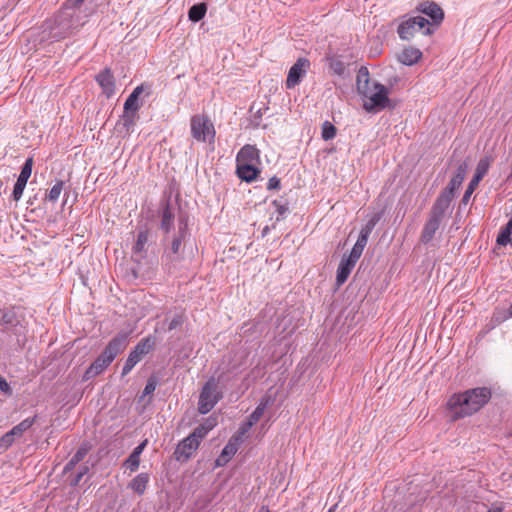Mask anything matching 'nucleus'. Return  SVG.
Masks as SVG:
<instances>
[{
    "label": "nucleus",
    "mask_w": 512,
    "mask_h": 512,
    "mask_svg": "<svg viewBox=\"0 0 512 512\" xmlns=\"http://www.w3.org/2000/svg\"><path fill=\"white\" fill-rule=\"evenodd\" d=\"M491 396V389L488 387L472 388L452 395L447 402L451 419L457 420L478 412L489 402Z\"/></svg>",
    "instance_id": "f257e3e1"
},
{
    "label": "nucleus",
    "mask_w": 512,
    "mask_h": 512,
    "mask_svg": "<svg viewBox=\"0 0 512 512\" xmlns=\"http://www.w3.org/2000/svg\"><path fill=\"white\" fill-rule=\"evenodd\" d=\"M128 345V333L121 332L113 337L103 352L94 360L84 374V380H89L101 374L116 358L118 354L125 350Z\"/></svg>",
    "instance_id": "f03ea898"
},
{
    "label": "nucleus",
    "mask_w": 512,
    "mask_h": 512,
    "mask_svg": "<svg viewBox=\"0 0 512 512\" xmlns=\"http://www.w3.org/2000/svg\"><path fill=\"white\" fill-rule=\"evenodd\" d=\"M225 373H220L217 377H210L203 385L199 395L198 411L201 414H207L222 399V392L218 389L224 379Z\"/></svg>",
    "instance_id": "7ed1b4c3"
},
{
    "label": "nucleus",
    "mask_w": 512,
    "mask_h": 512,
    "mask_svg": "<svg viewBox=\"0 0 512 512\" xmlns=\"http://www.w3.org/2000/svg\"><path fill=\"white\" fill-rule=\"evenodd\" d=\"M75 28L73 13L69 10L60 11L53 19L44 23L45 31H49V38L55 41L68 37Z\"/></svg>",
    "instance_id": "20e7f679"
},
{
    "label": "nucleus",
    "mask_w": 512,
    "mask_h": 512,
    "mask_svg": "<svg viewBox=\"0 0 512 512\" xmlns=\"http://www.w3.org/2000/svg\"><path fill=\"white\" fill-rule=\"evenodd\" d=\"M448 208L449 206H447L446 203H443L438 200L434 202L429 212L428 219L425 222L421 232L422 243L428 244L432 241L445 217V213L448 210Z\"/></svg>",
    "instance_id": "39448f33"
},
{
    "label": "nucleus",
    "mask_w": 512,
    "mask_h": 512,
    "mask_svg": "<svg viewBox=\"0 0 512 512\" xmlns=\"http://www.w3.org/2000/svg\"><path fill=\"white\" fill-rule=\"evenodd\" d=\"M421 30L424 35L432 34L430 22L422 16H414L403 20L397 28V33L400 39L409 41Z\"/></svg>",
    "instance_id": "423d86ee"
},
{
    "label": "nucleus",
    "mask_w": 512,
    "mask_h": 512,
    "mask_svg": "<svg viewBox=\"0 0 512 512\" xmlns=\"http://www.w3.org/2000/svg\"><path fill=\"white\" fill-rule=\"evenodd\" d=\"M191 135L198 142L213 143L215 129L213 123L204 115H194L190 120Z\"/></svg>",
    "instance_id": "0eeeda50"
},
{
    "label": "nucleus",
    "mask_w": 512,
    "mask_h": 512,
    "mask_svg": "<svg viewBox=\"0 0 512 512\" xmlns=\"http://www.w3.org/2000/svg\"><path fill=\"white\" fill-rule=\"evenodd\" d=\"M388 93L389 90L386 86L375 82L373 87L368 90L367 95H362V97L366 99L363 104V108L367 112L384 109L390 101Z\"/></svg>",
    "instance_id": "6e6552de"
},
{
    "label": "nucleus",
    "mask_w": 512,
    "mask_h": 512,
    "mask_svg": "<svg viewBox=\"0 0 512 512\" xmlns=\"http://www.w3.org/2000/svg\"><path fill=\"white\" fill-rule=\"evenodd\" d=\"M188 235V224L187 220L183 217H179L178 231L174 235L171 245L168 250L165 251L163 258L167 261L174 263L181 259V248L182 243Z\"/></svg>",
    "instance_id": "1a4fd4ad"
},
{
    "label": "nucleus",
    "mask_w": 512,
    "mask_h": 512,
    "mask_svg": "<svg viewBox=\"0 0 512 512\" xmlns=\"http://www.w3.org/2000/svg\"><path fill=\"white\" fill-rule=\"evenodd\" d=\"M467 171L468 164L466 162L461 163L457 167V170L450 180L448 186L440 193L436 200L446 203V205L450 207L455 196V192L464 181Z\"/></svg>",
    "instance_id": "9d476101"
},
{
    "label": "nucleus",
    "mask_w": 512,
    "mask_h": 512,
    "mask_svg": "<svg viewBox=\"0 0 512 512\" xmlns=\"http://www.w3.org/2000/svg\"><path fill=\"white\" fill-rule=\"evenodd\" d=\"M154 344L155 341L151 336L142 339L129 353L128 358L126 359V362L122 368V375L128 374L142 359V357L153 349Z\"/></svg>",
    "instance_id": "9b49d317"
},
{
    "label": "nucleus",
    "mask_w": 512,
    "mask_h": 512,
    "mask_svg": "<svg viewBox=\"0 0 512 512\" xmlns=\"http://www.w3.org/2000/svg\"><path fill=\"white\" fill-rule=\"evenodd\" d=\"M200 442L201 441L191 433L177 445L174 451L175 459L179 462H185L190 459L193 453L198 449Z\"/></svg>",
    "instance_id": "f8f14e48"
},
{
    "label": "nucleus",
    "mask_w": 512,
    "mask_h": 512,
    "mask_svg": "<svg viewBox=\"0 0 512 512\" xmlns=\"http://www.w3.org/2000/svg\"><path fill=\"white\" fill-rule=\"evenodd\" d=\"M0 327L3 332L16 335L22 334L24 330L13 309H0Z\"/></svg>",
    "instance_id": "ddd939ff"
},
{
    "label": "nucleus",
    "mask_w": 512,
    "mask_h": 512,
    "mask_svg": "<svg viewBox=\"0 0 512 512\" xmlns=\"http://www.w3.org/2000/svg\"><path fill=\"white\" fill-rule=\"evenodd\" d=\"M309 67L310 61L307 58H299L289 69L286 80V87L288 89H291L298 85L303 76L306 74Z\"/></svg>",
    "instance_id": "4468645a"
},
{
    "label": "nucleus",
    "mask_w": 512,
    "mask_h": 512,
    "mask_svg": "<svg viewBox=\"0 0 512 512\" xmlns=\"http://www.w3.org/2000/svg\"><path fill=\"white\" fill-rule=\"evenodd\" d=\"M95 80L107 98H110L115 93V78L110 68H105L99 72Z\"/></svg>",
    "instance_id": "2eb2a0df"
},
{
    "label": "nucleus",
    "mask_w": 512,
    "mask_h": 512,
    "mask_svg": "<svg viewBox=\"0 0 512 512\" xmlns=\"http://www.w3.org/2000/svg\"><path fill=\"white\" fill-rule=\"evenodd\" d=\"M417 11L430 17L435 24H440L444 18L442 8L434 1H424L417 6Z\"/></svg>",
    "instance_id": "dca6fc26"
},
{
    "label": "nucleus",
    "mask_w": 512,
    "mask_h": 512,
    "mask_svg": "<svg viewBox=\"0 0 512 512\" xmlns=\"http://www.w3.org/2000/svg\"><path fill=\"white\" fill-rule=\"evenodd\" d=\"M260 162V152L254 145H244L236 156V163L257 165Z\"/></svg>",
    "instance_id": "f3484780"
},
{
    "label": "nucleus",
    "mask_w": 512,
    "mask_h": 512,
    "mask_svg": "<svg viewBox=\"0 0 512 512\" xmlns=\"http://www.w3.org/2000/svg\"><path fill=\"white\" fill-rule=\"evenodd\" d=\"M175 214L171 207L170 201L165 200L161 203V221L160 229L168 234L174 226Z\"/></svg>",
    "instance_id": "a211bd4d"
},
{
    "label": "nucleus",
    "mask_w": 512,
    "mask_h": 512,
    "mask_svg": "<svg viewBox=\"0 0 512 512\" xmlns=\"http://www.w3.org/2000/svg\"><path fill=\"white\" fill-rule=\"evenodd\" d=\"M237 176L245 182L254 181L260 174V170L253 164L236 163Z\"/></svg>",
    "instance_id": "6ab92c4d"
},
{
    "label": "nucleus",
    "mask_w": 512,
    "mask_h": 512,
    "mask_svg": "<svg viewBox=\"0 0 512 512\" xmlns=\"http://www.w3.org/2000/svg\"><path fill=\"white\" fill-rule=\"evenodd\" d=\"M240 446V443L233 439L232 437L228 441V443L222 449L221 454L216 459V466H224L229 460L236 454Z\"/></svg>",
    "instance_id": "aec40b11"
},
{
    "label": "nucleus",
    "mask_w": 512,
    "mask_h": 512,
    "mask_svg": "<svg viewBox=\"0 0 512 512\" xmlns=\"http://www.w3.org/2000/svg\"><path fill=\"white\" fill-rule=\"evenodd\" d=\"M357 262H354L348 257H343L340 261V264L337 269V275H336V283L338 286H341L346 282L348 279L352 269L356 265Z\"/></svg>",
    "instance_id": "412c9836"
},
{
    "label": "nucleus",
    "mask_w": 512,
    "mask_h": 512,
    "mask_svg": "<svg viewBox=\"0 0 512 512\" xmlns=\"http://www.w3.org/2000/svg\"><path fill=\"white\" fill-rule=\"evenodd\" d=\"M356 86L358 93L362 95H367L368 90L372 87L370 86V77L368 68L365 66H361L358 70L356 77Z\"/></svg>",
    "instance_id": "4be33fe9"
},
{
    "label": "nucleus",
    "mask_w": 512,
    "mask_h": 512,
    "mask_svg": "<svg viewBox=\"0 0 512 512\" xmlns=\"http://www.w3.org/2000/svg\"><path fill=\"white\" fill-rule=\"evenodd\" d=\"M380 217L378 215L373 216L366 225L361 229L358 239L355 244L364 247L367 245L368 238L378 223Z\"/></svg>",
    "instance_id": "5701e85b"
},
{
    "label": "nucleus",
    "mask_w": 512,
    "mask_h": 512,
    "mask_svg": "<svg viewBox=\"0 0 512 512\" xmlns=\"http://www.w3.org/2000/svg\"><path fill=\"white\" fill-rule=\"evenodd\" d=\"M217 422V416H209L193 430V436H196L201 441L217 425Z\"/></svg>",
    "instance_id": "b1692460"
},
{
    "label": "nucleus",
    "mask_w": 512,
    "mask_h": 512,
    "mask_svg": "<svg viewBox=\"0 0 512 512\" xmlns=\"http://www.w3.org/2000/svg\"><path fill=\"white\" fill-rule=\"evenodd\" d=\"M149 240V229L147 227H142L139 229L137 234L136 242L133 246V252L135 254H139L141 257H144L146 254L145 246Z\"/></svg>",
    "instance_id": "393cba45"
},
{
    "label": "nucleus",
    "mask_w": 512,
    "mask_h": 512,
    "mask_svg": "<svg viewBox=\"0 0 512 512\" xmlns=\"http://www.w3.org/2000/svg\"><path fill=\"white\" fill-rule=\"evenodd\" d=\"M422 56V53L419 49L408 47L403 49L401 54L399 55V61L404 65H413L415 64Z\"/></svg>",
    "instance_id": "a878e982"
},
{
    "label": "nucleus",
    "mask_w": 512,
    "mask_h": 512,
    "mask_svg": "<svg viewBox=\"0 0 512 512\" xmlns=\"http://www.w3.org/2000/svg\"><path fill=\"white\" fill-rule=\"evenodd\" d=\"M88 451H89L88 445L82 444L78 448L76 453L71 457V459L66 463V465L64 466L63 472L68 473V472L72 471L75 468V466L85 458V456L88 454Z\"/></svg>",
    "instance_id": "bb28decb"
},
{
    "label": "nucleus",
    "mask_w": 512,
    "mask_h": 512,
    "mask_svg": "<svg viewBox=\"0 0 512 512\" xmlns=\"http://www.w3.org/2000/svg\"><path fill=\"white\" fill-rule=\"evenodd\" d=\"M149 483V475L147 473H140L128 484V488L133 490L138 495L144 494Z\"/></svg>",
    "instance_id": "cd10ccee"
},
{
    "label": "nucleus",
    "mask_w": 512,
    "mask_h": 512,
    "mask_svg": "<svg viewBox=\"0 0 512 512\" xmlns=\"http://www.w3.org/2000/svg\"><path fill=\"white\" fill-rule=\"evenodd\" d=\"M492 161L493 158L491 155H486L483 158H481L477 164L476 171L473 177L481 181L483 177L487 174Z\"/></svg>",
    "instance_id": "c85d7f7f"
},
{
    "label": "nucleus",
    "mask_w": 512,
    "mask_h": 512,
    "mask_svg": "<svg viewBox=\"0 0 512 512\" xmlns=\"http://www.w3.org/2000/svg\"><path fill=\"white\" fill-rule=\"evenodd\" d=\"M207 6L205 3H198L188 10V18L192 22H199L206 14Z\"/></svg>",
    "instance_id": "c756f323"
},
{
    "label": "nucleus",
    "mask_w": 512,
    "mask_h": 512,
    "mask_svg": "<svg viewBox=\"0 0 512 512\" xmlns=\"http://www.w3.org/2000/svg\"><path fill=\"white\" fill-rule=\"evenodd\" d=\"M270 402L271 399L269 397L262 398L258 406L250 414L247 420L251 422L253 425L256 424L263 416V413Z\"/></svg>",
    "instance_id": "7c9ffc66"
},
{
    "label": "nucleus",
    "mask_w": 512,
    "mask_h": 512,
    "mask_svg": "<svg viewBox=\"0 0 512 512\" xmlns=\"http://www.w3.org/2000/svg\"><path fill=\"white\" fill-rule=\"evenodd\" d=\"M35 420L36 416L22 420L10 430V434L15 437H21L34 424Z\"/></svg>",
    "instance_id": "2f4dec72"
},
{
    "label": "nucleus",
    "mask_w": 512,
    "mask_h": 512,
    "mask_svg": "<svg viewBox=\"0 0 512 512\" xmlns=\"http://www.w3.org/2000/svg\"><path fill=\"white\" fill-rule=\"evenodd\" d=\"M138 118L139 116L137 113L124 111L121 117V122H119L118 125H122L126 132H129L135 125Z\"/></svg>",
    "instance_id": "473e14b6"
},
{
    "label": "nucleus",
    "mask_w": 512,
    "mask_h": 512,
    "mask_svg": "<svg viewBox=\"0 0 512 512\" xmlns=\"http://www.w3.org/2000/svg\"><path fill=\"white\" fill-rule=\"evenodd\" d=\"M272 205L276 208V212L278 213L276 221L284 219L289 211L288 203L281 198L274 200Z\"/></svg>",
    "instance_id": "72a5a7b5"
},
{
    "label": "nucleus",
    "mask_w": 512,
    "mask_h": 512,
    "mask_svg": "<svg viewBox=\"0 0 512 512\" xmlns=\"http://www.w3.org/2000/svg\"><path fill=\"white\" fill-rule=\"evenodd\" d=\"M512 228H510L509 223L507 222L506 226L501 230L499 235L497 236V244L501 246H506L512 242L511 239Z\"/></svg>",
    "instance_id": "f704fd0d"
},
{
    "label": "nucleus",
    "mask_w": 512,
    "mask_h": 512,
    "mask_svg": "<svg viewBox=\"0 0 512 512\" xmlns=\"http://www.w3.org/2000/svg\"><path fill=\"white\" fill-rule=\"evenodd\" d=\"M337 129L329 121H325L322 124L321 136L325 141L331 140L336 136Z\"/></svg>",
    "instance_id": "c9c22d12"
},
{
    "label": "nucleus",
    "mask_w": 512,
    "mask_h": 512,
    "mask_svg": "<svg viewBox=\"0 0 512 512\" xmlns=\"http://www.w3.org/2000/svg\"><path fill=\"white\" fill-rule=\"evenodd\" d=\"M64 182L63 181H57L56 184L50 189L49 193L47 194L46 198L50 202H56L59 199V196L63 190Z\"/></svg>",
    "instance_id": "e433bc0d"
},
{
    "label": "nucleus",
    "mask_w": 512,
    "mask_h": 512,
    "mask_svg": "<svg viewBox=\"0 0 512 512\" xmlns=\"http://www.w3.org/2000/svg\"><path fill=\"white\" fill-rule=\"evenodd\" d=\"M253 424L249 422L248 420L244 422L237 432L232 436L233 439H236L237 442L240 444L243 442V439L245 435L249 432V430L252 428Z\"/></svg>",
    "instance_id": "4c0bfd02"
},
{
    "label": "nucleus",
    "mask_w": 512,
    "mask_h": 512,
    "mask_svg": "<svg viewBox=\"0 0 512 512\" xmlns=\"http://www.w3.org/2000/svg\"><path fill=\"white\" fill-rule=\"evenodd\" d=\"M140 107L139 99L135 98V96L129 95L124 103V111L137 113Z\"/></svg>",
    "instance_id": "58836bf2"
},
{
    "label": "nucleus",
    "mask_w": 512,
    "mask_h": 512,
    "mask_svg": "<svg viewBox=\"0 0 512 512\" xmlns=\"http://www.w3.org/2000/svg\"><path fill=\"white\" fill-rule=\"evenodd\" d=\"M32 167H33V159L32 158L26 159L25 163L23 164V166L21 168V172H20V175L18 176V178L27 182L31 176Z\"/></svg>",
    "instance_id": "ea45409f"
},
{
    "label": "nucleus",
    "mask_w": 512,
    "mask_h": 512,
    "mask_svg": "<svg viewBox=\"0 0 512 512\" xmlns=\"http://www.w3.org/2000/svg\"><path fill=\"white\" fill-rule=\"evenodd\" d=\"M26 184L27 182L21 180V179H17L15 185H14V188H13V192H12V197L15 201H19L23 195V191L26 187Z\"/></svg>",
    "instance_id": "a19ab883"
},
{
    "label": "nucleus",
    "mask_w": 512,
    "mask_h": 512,
    "mask_svg": "<svg viewBox=\"0 0 512 512\" xmlns=\"http://www.w3.org/2000/svg\"><path fill=\"white\" fill-rule=\"evenodd\" d=\"M479 180H477L476 178H472L471 181L469 182L468 184V187L463 195V198H462V202L463 203H467L470 199V196L472 195V193L474 192V190L476 189V187L478 186L479 184Z\"/></svg>",
    "instance_id": "79ce46f5"
},
{
    "label": "nucleus",
    "mask_w": 512,
    "mask_h": 512,
    "mask_svg": "<svg viewBox=\"0 0 512 512\" xmlns=\"http://www.w3.org/2000/svg\"><path fill=\"white\" fill-rule=\"evenodd\" d=\"M185 321V315L183 313H177L174 315L172 320L168 324V330H174L178 327H181Z\"/></svg>",
    "instance_id": "37998d69"
},
{
    "label": "nucleus",
    "mask_w": 512,
    "mask_h": 512,
    "mask_svg": "<svg viewBox=\"0 0 512 512\" xmlns=\"http://www.w3.org/2000/svg\"><path fill=\"white\" fill-rule=\"evenodd\" d=\"M125 464L131 472H134L139 467L140 457L136 456V453H131L127 458Z\"/></svg>",
    "instance_id": "c03bdc74"
},
{
    "label": "nucleus",
    "mask_w": 512,
    "mask_h": 512,
    "mask_svg": "<svg viewBox=\"0 0 512 512\" xmlns=\"http://www.w3.org/2000/svg\"><path fill=\"white\" fill-rule=\"evenodd\" d=\"M15 438L16 437L11 435L10 431H8L0 438V447L7 449L13 444Z\"/></svg>",
    "instance_id": "a18cd8bd"
},
{
    "label": "nucleus",
    "mask_w": 512,
    "mask_h": 512,
    "mask_svg": "<svg viewBox=\"0 0 512 512\" xmlns=\"http://www.w3.org/2000/svg\"><path fill=\"white\" fill-rule=\"evenodd\" d=\"M89 471L88 466H83L80 468L79 472L76 474V476L70 481L71 486H77L84 475H86Z\"/></svg>",
    "instance_id": "49530a36"
},
{
    "label": "nucleus",
    "mask_w": 512,
    "mask_h": 512,
    "mask_svg": "<svg viewBox=\"0 0 512 512\" xmlns=\"http://www.w3.org/2000/svg\"><path fill=\"white\" fill-rule=\"evenodd\" d=\"M363 250H364V247H361V246H359L357 244H354V246H353V248H352L348 258H350L354 262H357L358 259L361 257V255L363 253Z\"/></svg>",
    "instance_id": "de8ad7c7"
},
{
    "label": "nucleus",
    "mask_w": 512,
    "mask_h": 512,
    "mask_svg": "<svg viewBox=\"0 0 512 512\" xmlns=\"http://www.w3.org/2000/svg\"><path fill=\"white\" fill-rule=\"evenodd\" d=\"M0 390L7 396L12 395V389L6 379L0 376Z\"/></svg>",
    "instance_id": "09e8293b"
},
{
    "label": "nucleus",
    "mask_w": 512,
    "mask_h": 512,
    "mask_svg": "<svg viewBox=\"0 0 512 512\" xmlns=\"http://www.w3.org/2000/svg\"><path fill=\"white\" fill-rule=\"evenodd\" d=\"M156 389V382L152 379H149L144 390H143V394L144 395H149V394H152Z\"/></svg>",
    "instance_id": "8fccbe9b"
},
{
    "label": "nucleus",
    "mask_w": 512,
    "mask_h": 512,
    "mask_svg": "<svg viewBox=\"0 0 512 512\" xmlns=\"http://www.w3.org/2000/svg\"><path fill=\"white\" fill-rule=\"evenodd\" d=\"M331 67L333 69V71L338 74V75H342L345 71V67H344V64L341 62V61H335L331 64Z\"/></svg>",
    "instance_id": "3c124183"
},
{
    "label": "nucleus",
    "mask_w": 512,
    "mask_h": 512,
    "mask_svg": "<svg viewBox=\"0 0 512 512\" xmlns=\"http://www.w3.org/2000/svg\"><path fill=\"white\" fill-rule=\"evenodd\" d=\"M280 187V179L276 176H273L269 179L267 184L268 190L278 189Z\"/></svg>",
    "instance_id": "603ef678"
},
{
    "label": "nucleus",
    "mask_w": 512,
    "mask_h": 512,
    "mask_svg": "<svg viewBox=\"0 0 512 512\" xmlns=\"http://www.w3.org/2000/svg\"><path fill=\"white\" fill-rule=\"evenodd\" d=\"M146 445H147V440H144L142 443H140L137 447L134 448L132 453H136V456L140 457V455L143 452Z\"/></svg>",
    "instance_id": "864d4df0"
},
{
    "label": "nucleus",
    "mask_w": 512,
    "mask_h": 512,
    "mask_svg": "<svg viewBox=\"0 0 512 512\" xmlns=\"http://www.w3.org/2000/svg\"><path fill=\"white\" fill-rule=\"evenodd\" d=\"M143 92V86L140 85V86H137L133 91L132 93L130 94V96H135V98H138L139 99V96L140 94Z\"/></svg>",
    "instance_id": "5fc2aeb1"
},
{
    "label": "nucleus",
    "mask_w": 512,
    "mask_h": 512,
    "mask_svg": "<svg viewBox=\"0 0 512 512\" xmlns=\"http://www.w3.org/2000/svg\"><path fill=\"white\" fill-rule=\"evenodd\" d=\"M262 116L261 109H258V111L254 114V119H260Z\"/></svg>",
    "instance_id": "6e6d98bb"
},
{
    "label": "nucleus",
    "mask_w": 512,
    "mask_h": 512,
    "mask_svg": "<svg viewBox=\"0 0 512 512\" xmlns=\"http://www.w3.org/2000/svg\"><path fill=\"white\" fill-rule=\"evenodd\" d=\"M258 512H271L267 506H262Z\"/></svg>",
    "instance_id": "4d7b16f0"
},
{
    "label": "nucleus",
    "mask_w": 512,
    "mask_h": 512,
    "mask_svg": "<svg viewBox=\"0 0 512 512\" xmlns=\"http://www.w3.org/2000/svg\"><path fill=\"white\" fill-rule=\"evenodd\" d=\"M508 314L510 317H512V304L510 305V307L508 309Z\"/></svg>",
    "instance_id": "13d9d810"
},
{
    "label": "nucleus",
    "mask_w": 512,
    "mask_h": 512,
    "mask_svg": "<svg viewBox=\"0 0 512 512\" xmlns=\"http://www.w3.org/2000/svg\"><path fill=\"white\" fill-rule=\"evenodd\" d=\"M268 231H269V228H268V227H265V228L263 229V235L267 234V233H268Z\"/></svg>",
    "instance_id": "bf43d9fd"
},
{
    "label": "nucleus",
    "mask_w": 512,
    "mask_h": 512,
    "mask_svg": "<svg viewBox=\"0 0 512 512\" xmlns=\"http://www.w3.org/2000/svg\"><path fill=\"white\" fill-rule=\"evenodd\" d=\"M335 508H336V505H335V506H333V507H331V508L328 510V512H334Z\"/></svg>",
    "instance_id": "052dcab7"
},
{
    "label": "nucleus",
    "mask_w": 512,
    "mask_h": 512,
    "mask_svg": "<svg viewBox=\"0 0 512 512\" xmlns=\"http://www.w3.org/2000/svg\"><path fill=\"white\" fill-rule=\"evenodd\" d=\"M508 223H509L510 228H512V217L510 218V220L508 221Z\"/></svg>",
    "instance_id": "680f3d73"
},
{
    "label": "nucleus",
    "mask_w": 512,
    "mask_h": 512,
    "mask_svg": "<svg viewBox=\"0 0 512 512\" xmlns=\"http://www.w3.org/2000/svg\"><path fill=\"white\" fill-rule=\"evenodd\" d=\"M77 3H82L84 0H75Z\"/></svg>",
    "instance_id": "e2e57ef3"
}]
</instances>
